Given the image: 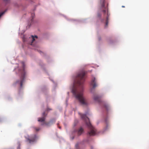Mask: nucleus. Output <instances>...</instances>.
Returning <instances> with one entry per match:
<instances>
[{"instance_id":"f257e3e1","label":"nucleus","mask_w":149,"mask_h":149,"mask_svg":"<svg viewBox=\"0 0 149 149\" xmlns=\"http://www.w3.org/2000/svg\"><path fill=\"white\" fill-rule=\"evenodd\" d=\"M85 72L82 71L78 73L74 81V86H78L77 88H73L72 90L73 94L80 103L84 106L88 104L87 99L83 95V84L85 79Z\"/></svg>"},{"instance_id":"f03ea898","label":"nucleus","mask_w":149,"mask_h":149,"mask_svg":"<svg viewBox=\"0 0 149 149\" xmlns=\"http://www.w3.org/2000/svg\"><path fill=\"white\" fill-rule=\"evenodd\" d=\"M108 4L106 3L105 0H100V11H102L104 15V17L106 18L105 27H107L108 23V17L109 15L108 12Z\"/></svg>"},{"instance_id":"7ed1b4c3","label":"nucleus","mask_w":149,"mask_h":149,"mask_svg":"<svg viewBox=\"0 0 149 149\" xmlns=\"http://www.w3.org/2000/svg\"><path fill=\"white\" fill-rule=\"evenodd\" d=\"M90 131L88 132V134L90 136H94L97 134V130L89 122H86Z\"/></svg>"},{"instance_id":"20e7f679","label":"nucleus","mask_w":149,"mask_h":149,"mask_svg":"<svg viewBox=\"0 0 149 149\" xmlns=\"http://www.w3.org/2000/svg\"><path fill=\"white\" fill-rule=\"evenodd\" d=\"M21 73V77L19 80L17 81L16 83L19 84L20 88H22V84L24 81V79L25 75V72L24 70V69L21 71H20Z\"/></svg>"},{"instance_id":"39448f33","label":"nucleus","mask_w":149,"mask_h":149,"mask_svg":"<svg viewBox=\"0 0 149 149\" xmlns=\"http://www.w3.org/2000/svg\"><path fill=\"white\" fill-rule=\"evenodd\" d=\"M25 138L26 140V141L31 143L35 141L37 138V136L35 134L31 135L30 137H26Z\"/></svg>"},{"instance_id":"423d86ee","label":"nucleus","mask_w":149,"mask_h":149,"mask_svg":"<svg viewBox=\"0 0 149 149\" xmlns=\"http://www.w3.org/2000/svg\"><path fill=\"white\" fill-rule=\"evenodd\" d=\"M45 117H42V118H38V121L42 123L41 124L42 125H47V123L45 122Z\"/></svg>"},{"instance_id":"0eeeda50","label":"nucleus","mask_w":149,"mask_h":149,"mask_svg":"<svg viewBox=\"0 0 149 149\" xmlns=\"http://www.w3.org/2000/svg\"><path fill=\"white\" fill-rule=\"evenodd\" d=\"M91 85L93 86V88H95L97 86V85L96 84V81L95 80V78H93L91 82Z\"/></svg>"},{"instance_id":"6e6552de","label":"nucleus","mask_w":149,"mask_h":149,"mask_svg":"<svg viewBox=\"0 0 149 149\" xmlns=\"http://www.w3.org/2000/svg\"><path fill=\"white\" fill-rule=\"evenodd\" d=\"M83 131L84 130L81 127H80L79 130L77 131H76V132L78 135H80L83 133Z\"/></svg>"},{"instance_id":"1a4fd4ad","label":"nucleus","mask_w":149,"mask_h":149,"mask_svg":"<svg viewBox=\"0 0 149 149\" xmlns=\"http://www.w3.org/2000/svg\"><path fill=\"white\" fill-rule=\"evenodd\" d=\"M94 100L96 101L99 102H100V97L97 95H95L93 97Z\"/></svg>"},{"instance_id":"9d476101","label":"nucleus","mask_w":149,"mask_h":149,"mask_svg":"<svg viewBox=\"0 0 149 149\" xmlns=\"http://www.w3.org/2000/svg\"><path fill=\"white\" fill-rule=\"evenodd\" d=\"M81 118L85 120H86V119L89 120V119L87 118L86 116V114H82L81 116Z\"/></svg>"},{"instance_id":"9b49d317","label":"nucleus","mask_w":149,"mask_h":149,"mask_svg":"<svg viewBox=\"0 0 149 149\" xmlns=\"http://www.w3.org/2000/svg\"><path fill=\"white\" fill-rule=\"evenodd\" d=\"M103 107L104 108H105L107 110H108L109 109V105H108V104H105L104 106H103Z\"/></svg>"},{"instance_id":"f8f14e48","label":"nucleus","mask_w":149,"mask_h":149,"mask_svg":"<svg viewBox=\"0 0 149 149\" xmlns=\"http://www.w3.org/2000/svg\"><path fill=\"white\" fill-rule=\"evenodd\" d=\"M97 16L98 17L100 18L101 16V14L99 12H98L97 13Z\"/></svg>"},{"instance_id":"ddd939ff","label":"nucleus","mask_w":149,"mask_h":149,"mask_svg":"<svg viewBox=\"0 0 149 149\" xmlns=\"http://www.w3.org/2000/svg\"><path fill=\"white\" fill-rule=\"evenodd\" d=\"M47 115V114H46L45 112H44L42 114V117H45V118H46V117Z\"/></svg>"},{"instance_id":"4468645a","label":"nucleus","mask_w":149,"mask_h":149,"mask_svg":"<svg viewBox=\"0 0 149 149\" xmlns=\"http://www.w3.org/2000/svg\"><path fill=\"white\" fill-rule=\"evenodd\" d=\"M34 129L36 132H38V131H39L40 130V128L39 127L37 128V127H35L34 128Z\"/></svg>"},{"instance_id":"2eb2a0df","label":"nucleus","mask_w":149,"mask_h":149,"mask_svg":"<svg viewBox=\"0 0 149 149\" xmlns=\"http://www.w3.org/2000/svg\"><path fill=\"white\" fill-rule=\"evenodd\" d=\"M32 42H31V45H32V43L33 42L34 40H35V38L34 37V36H32Z\"/></svg>"},{"instance_id":"dca6fc26","label":"nucleus","mask_w":149,"mask_h":149,"mask_svg":"<svg viewBox=\"0 0 149 149\" xmlns=\"http://www.w3.org/2000/svg\"><path fill=\"white\" fill-rule=\"evenodd\" d=\"M5 12H3L0 13V18L3 15V14Z\"/></svg>"},{"instance_id":"f3484780","label":"nucleus","mask_w":149,"mask_h":149,"mask_svg":"<svg viewBox=\"0 0 149 149\" xmlns=\"http://www.w3.org/2000/svg\"><path fill=\"white\" fill-rule=\"evenodd\" d=\"M10 0H3L6 3H7L9 2Z\"/></svg>"},{"instance_id":"a211bd4d","label":"nucleus","mask_w":149,"mask_h":149,"mask_svg":"<svg viewBox=\"0 0 149 149\" xmlns=\"http://www.w3.org/2000/svg\"><path fill=\"white\" fill-rule=\"evenodd\" d=\"M109 127V126L108 125H107V126H106V127L105 128V130H107V128Z\"/></svg>"},{"instance_id":"6ab92c4d","label":"nucleus","mask_w":149,"mask_h":149,"mask_svg":"<svg viewBox=\"0 0 149 149\" xmlns=\"http://www.w3.org/2000/svg\"><path fill=\"white\" fill-rule=\"evenodd\" d=\"M52 109H49V108H47V111H49V110H51Z\"/></svg>"},{"instance_id":"aec40b11","label":"nucleus","mask_w":149,"mask_h":149,"mask_svg":"<svg viewBox=\"0 0 149 149\" xmlns=\"http://www.w3.org/2000/svg\"><path fill=\"white\" fill-rule=\"evenodd\" d=\"M35 37L36 38H37V36H35Z\"/></svg>"},{"instance_id":"412c9836","label":"nucleus","mask_w":149,"mask_h":149,"mask_svg":"<svg viewBox=\"0 0 149 149\" xmlns=\"http://www.w3.org/2000/svg\"><path fill=\"white\" fill-rule=\"evenodd\" d=\"M122 7L124 8L125 7V6H122Z\"/></svg>"},{"instance_id":"4be33fe9","label":"nucleus","mask_w":149,"mask_h":149,"mask_svg":"<svg viewBox=\"0 0 149 149\" xmlns=\"http://www.w3.org/2000/svg\"><path fill=\"white\" fill-rule=\"evenodd\" d=\"M33 15H34V14H32V17L33 16Z\"/></svg>"},{"instance_id":"5701e85b","label":"nucleus","mask_w":149,"mask_h":149,"mask_svg":"<svg viewBox=\"0 0 149 149\" xmlns=\"http://www.w3.org/2000/svg\"><path fill=\"white\" fill-rule=\"evenodd\" d=\"M103 20H101V21L102 22H103Z\"/></svg>"},{"instance_id":"b1692460","label":"nucleus","mask_w":149,"mask_h":149,"mask_svg":"<svg viewBox=\"0 0 149 149\" xmlns=\"http://www.w3.org/2000/svg\"><path fill=\"white\" fill-rule=\"evenodd\" d=\"M59 127V128H60H60H61V127Z\"/></svg>"}]
</instances>
